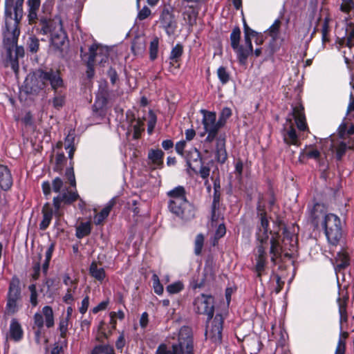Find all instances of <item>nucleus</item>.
<instances>
[{"label":"nucleus","instance_id":"11","mask_svg":"<svg viewBox=\"0 0 354 354\" xmlns=\"http://www.w3.org/2000/svg\"><path fill=\"white\" fill-rule=\"evenodd\" d=\"M44 88V83L39 69L37 70L33 74L28 75L26 78L24 91L27 94L37 95Z\"/></svg>","mask_w":354,"mask_h":354},{"label":"nucleus","instance_id":"27","mask_svg":"<svg viewBox=\"0 0 354 354\" xmlns=\"http://www.w3.org/2000/svg\"><path fill=\"white\" fill-rule=\"evenodd\" d=\"M22 335L23 330L21 329V325L15 319H13L11 321L10 326V338H12L15 341H19V339H21Z\"/></svg>","mask_w":354,"mask_h":354},{"label":"nucleus","instance_id":"41","mask_svg":"<svg viewBox=\"0 0 354 354\" xmlns=\"http://www.w3.org/2000/svg\"><path fill=\"white\" fill-rule=\"evenodd\" d=\"M280 26L281 21L279 19H277L268 28L269 35L273 39V40H275L277 39L279 33Z\"/></svg>","mask_w":354,"mask_h":354},{"label":"nucleus","instance_id":"3","mask_svg":"<svg viewBox=\"0 0 354 354\" xmlns=\"http://www.w3.org/2000/svg\"><path fill=\"white\" fill-rule=\"evenodd\" d=\"M269 234H272V231L270 232L257 229L255 238L257 245L254 250L255 263L252 268L253 272L256 274V277L262 281V277L265 274L266 268L268 265V254L266 252V245L269 239Z\"/></svg>","mask_w":354,"mask_h":354},{"label":"nucleus","instance_id":"54","mask_svg":"<svg viewBox=\"0 0 354 354\" xmlns=\"http://www.w3.org/2000/svg\"><path fill=\"white\" fill-rule=\"evenodd\" d=\"M226 234V227L224 223L218 225L214 233V239L218 241L223 237Z\"/></svg>","mask_w":354,"mask_h":354},{"label":"nucleus","instance_id":"22","mask_svg":"<svg viewBox=\"0 0 354 354\" xmlns=\"http://www.w3.org/2000/svg\"><path fill=\"white\" fill-rule=\"evenodd\" d=\"M194 154L196 155V158H194L193 160L189 159L187 160V170L188 174L191 176L198 174V171L200 169H201V165L203 164L202 159L200 156V153L196 150Z\"/></svg>","mask_w":354,"mask_h":354},{"label":"nucleus","instance_id":"32","mask_svg":"<svg viewBox=\"0 0 354 354\" xmlns=\"http://www.w3.org/2000/svg\"><path fill=\"white\" fill-rule=\"evenodd\" d=\"M90 274L95 279L101 281L105 277V272L102 268H98L96 262H93L89 268Z\"/></svg>","mask_w":354,"mask_h":354},{"label":"nucleus","instance_id":"62","mask_svg":"<svg viewBox=\"0 0 354 354\" xmlns=\"http://www.w3.org/2000/svg\"><path fill=\"white\" fill-rule=\"evenodd\" d=\"M35 325L37 326L39 329L44 326V318L43 316L39 313H36L34 316Z\"/></svg>","mask_w":354,"mask_h":354},{"label":"nucleus","instance_id":"56","mask_svg":"<svg viewBox=\"0 0 354 354\" xmlns=\"http://www.w3.org/2000/svg\"><path fill=\"white\" fill-rule=\"evenodd\" d=\"M12 185V178H0V187L4 191L10 189Z\"/></svg>","mask_w":354,"mask_h":354},{"label":"nucleus","instance_id":"64","mask_svg":"<svg viewBox=\"0 0 354 354\" xmlns=\"http://www.w3.org/2000/svg\"><path fill=\"white\" fill-rule=\"evenodd\" d=\"M347 133V123L342 122L338 127V134L342 138H344Z\"/></svg>","mask_w":354,"mask_h":354},{"label":"nucleus","instance_id":"10","mask_svg":"<svg viewBox=\"0 0 354 354\" xmlns=\"http://www.w3.org/2000/svg\"><path fill=\"white\" fill-rule=\"evenodd\" d=\"M223 323L224 319L222 315L216 314L212 322L211 328L205 331L206 339H209L216 346L221 344L222 342Z\"/></svg>","mask_w":354,"mask_h":354},{"label":"nucleus","instance_id":"9","mask_svg":"<svg viewBox=\"0 0 354 354\" xmlns=\"http://www.w3.org/2000/svg\"><path fill=\"white\" fill-rule=\"evenodd\" d=\"M4 39H3V43L4 46L7 51V57L9 59L10 64L12 67V68L14 70L15 73H17L19 70V63H18V58L19 57H23L24 55V48L21 46H18L17 44V39L16 41L13 45L11 44V42H8L6 38V30L3 32Z\"/></svg>","mask_w":354,"mask_h":354},{"label":"nucleus","instance_id":"26","mask_svg":"<svg viewBox=\"0 0 354 354\" xmlns=\"http://www.w3.org/2000/svg\"><path fill=\"white\" fill-rule=\"evenodd\" d=\"M241 29L239 26H235L230 34V44L232 48L235 51L237 55V52L239 51L240 47V40H241Z\"/></svg>","mask_w":354,"mask_h":354},{"label":"nucleus","instance_id":"40","mask_svg":"<svg viewBox=\"0 0 354 354\" xmlns=\"http://www.w3.org/2000/svg\"><path fill=\"white\" fill-rule=\"evenodd\" d=\"M204 236L203 234H198L195 239L194 242V253L196 255H200L204 245Z\"/></svg>","mask_w":354,"mask_h":354},{"label":"nucleus","instance_id":"5","mask_svg":"<svg viewBox=\"0 0 354 354\" xmlns=\"http://www.w3.org/2000/svg\"><path fill=\"white\" fill-rule=\"evenodd\" d=\"M52 185L53 191L59 193L57 197L53 198V205L56 210H59L62 203L71 204L79 197L77 192L70 189L71 187L75 186V178L65 181L62 178H55Z\"/></svg>","mask_w":354,"mask_h":354},{"label":"nucleus","instance_id":"59","mask_svg":"<svg viewBox=\"0 0 354 354\" xmlns=\"http://www.w3.org/2000/svg\"><path fill=\"white\" fill-rule=\"evenodd\" d=\"M73 139H74L73 137L70 138V136H68L65 140L66 144H67V147L70 148V150L68 151V156H69V158H71V159L73 158L74 151H75L74 146H71V142L73 140Z\"/></svg>","mask_w":354,"mask_h":354},{"label":"nucleus","instance_id":"61","mask_svg":"<svg viewBox=\"0 0 354 354\" xmlns=\"http://www.w3.org/2000/svg\"><path fill=\"white\" fill-rule=\"evenodd\" d=\"M64 97L62 95H58L53 98V106L55 108H60L64 105Z\"/></svg>","mask_w":354,"mask_h":354},{"label":"nucleus","instance_id":"63","mask_svg":"<svg viewBox=\"0 0 354 354\" xmlns=\"http://www.w3.org/2000/svg\"><path fill=\"white\" fill-rule=\"evenodd\" d=\"M306 156L308 158H313V159L318 160L320 158V156H321V153H320L319 150L315 149H313V150L308 151L306 153Z\"/></svg>","mask_w":354,"mask_h":354},{"label":"nucleus","instance_id":"21","mask_svg":"<svg viewBox=\"0 0 354 354\" xmlns=\"http://www.w3.org/2000/svg\"><path fill=\"white\" fill-rule=\"evenodd\" d=\"M200 112L203 114L202 124L205 130L211 129H216V114L214 111H209L205 109H201Z\"/></svg>","mask_w":354,"mask_h":354},{"label":"nucleus","instance_id":"31","mask_svg":"<svg viewBox=\"0 0 354 354\" xmlns=\"http://www.w3.org/2000/svg\"><path fill=\"white\" fill-rule=\"evenodd\" d=\"M348 149L354 150V144L350 147H348L345 142H341L339 145H337L335 150L336 160L338 161L342 160Z\"/></svg>","mask_w":354,"mask_h":354},{"label":"nucleus","instance_id":"57","mask_svg":"<svg viewBox=\"0 0 354 354\" xmlns=\"http://www.w3.org/2000/svg\"><path fill=\"white\" fill-rule=\"evenodd\" d=\"M151 15V10L145 6L142 10H140L138 14L137 19L140 21H142L147 19Z\"/></svg>","mask_w":354,"mask_h":354},{"label":"nucleus","instance_id":"17","mask_svg":"<svg viewBox=\"0 0 354 354\" xmlns=\"http://www.w3.org/2000/svg\"><path fill=\"white\" fill-rule=\"evenodd\" d=\"M292 116L299 130L301 131H309L304 113V107L302 104H300L292 107Z\"/></svg>","mask_w":354,"mask_h":354},{"label":"nucleus","instance_id":"43","mask_svg":"<svg viewBox=\"0 0 354 354\" xmlns=\"http://www.w3.org/2000/svg\"><path fill=\"white\" fill-rule=\"evenodd\" d=\"M158 50V39L156 37L151 41L149 47L150 59L151 60H154L157 57Z\"/></svg>","mask_w":354,"mask_h":354},{"label":"nucleus","instance_id":"60","mask_svg":"<svg viewBox=\"0 0 354 354\" xmlns=\"http://www.w3.org/2000/svg\"><path fill=\"white\" fill-rule=\"evenodd\" d=\"M330 21V19L329 17H326L324 18L322 28V34H329L330 30L329 26Z\"/></svg>","mask_w":354,"mask_h":354},{"label":"nucleus","instance_id":"2","mask_svg":"<svg viewBox=\"0 0 354 354\" xmlns=\"http://www.w3.org/2000/svg\"><path fill=\"white\" fill-rule=\"evenodd\" d=\"M23 3L16 1L13 8L14 0H6V38L13 45L19 35L18 24L23 17Z\"/></svg>","mask_w":354,"mask_h":354},{"label":"nucleus","instance_id":"33","mask_svg":"<svg viewBox=\"0 0 354 354\" xmlns=\"http://www.w3.org/2000/svg\"><path fill=\"white\" fill-rule=\"evenodd\" d=\"M346 46L351 48L354 46V23L348 22L346 24Z\"/></svg>","mask_w":354,"mask_h":354},{"label":"nucleus","instance_id":"16","mask_svg":"<svg viewBox=\"0 0 354 354\" xmlns=\"http://www.w3.org/2000/svg\"><path fill=\"white\" fill-rule=\"evenodd\" d=\"M215 159L221 164L225 163L227 159V153L226 151V136L225 133L220 134L216 139Z\"/></svg>","mask_w":354,"mask_h":354},{"label":"nucleus","instance_id":"6","mask_svg":"<svg viewBox=\"0 0 354 354\" xmlns=\"http://www.w3.org/2000/svg\"><path fill=\"white\" fill-rule=\"evenodd\" d=\"M81 53H83L82 48ZM108 55V48L97 44L91 46L88 53L81 54L82 60L86 62L87 66L86 75L88 78H92L94 75V65L95 63L103 64L106 62Z\"/></svg>","mask_w":354,"mask_h":354},{"label":"nucleus","instance_id":"42","mask_svg":"<svg viewBox=\"0 0 354 354\" xmlns=\"http://www.w3.org/2000/svg\"><path fill=\"white\" fill-rule=\"evenodd\" d=\"M354 9V1L353 0H342V4L340 5L339 10L346 14H349L351 11Z\"/></svg>","mask_w":354,"mask_h":354},{"label":"nucleus","instance_id":"1","mask_svg":"<svg viewBox=\"0 0 354 354\" xmlns=\"http://www.w3.org/2000/svg\"><path fill=\"white\" fill-rule=\"evenodd\" d=\"M321 225L324 231L328 241L336 245L342 237V226L340 218L335 214H326V206L320 203H315L310 210V219L315 227Z\"/></svg>","mask_w":354,"mask_h":354},{"label":"nucleus","instance_id":"36","mask_svg":"<svg viewBox=\"0 0 354 354\" xmlns=\"http://www.w3.org/2000/svg\"><path fill=\"white\" fill-rule=\"evenodd\" d=\"M335 270L340 272L346 268L350 264V258L347 254H342L339 259L337 261Z\"/></svg>","mask_w":354,"mask_h":354},{"label":"nucleus","instance_id":"37","mask_svg":"<svg viewBox=\"0 0 354 354\" xmlns=\"http://www.w3.org/2000/svg\"><path fill=\"white\" fill-rule=\"evenodd\" d=\"M189 10L188 11H185L183 13V18L186 22L189 24H192V22L195 20L196 15H197V12L195 10V5L192 4L189 6Z\"/></svg>","mask_w":354,"mask_h":354},{"label":"nucleus","instance_id":"45","mask_svg":"<svg viewBox=\"0 0 354 354\" xmlns=\"http://www.w3.org/2000/svg\"><path fill=\"white\" fill-rule=\"evenodd\" d=\"M104 324L105 323L103 321L100 323L97 335L96 336V340L101 343H104V339H108V334L104 329Z\"/></svg>","mask_w":354,"mask_h":354},{"label":"nucleus","instance_id":"58","mask_svg":"<svg viewBox=\"0 0 354 354\" xmlns=\"http://www.w3.org/2000/svg\"><path fill=\"white\" fill-rule=\"evenodd\" d=\"M347 300L348 297H344L343 299H342L340 297L337 299L339 314H344V312L347 311Z\"/></svg>","mask_w":354,"mask_h":354},{"label":"nucleus","instance_id":"4","mask_svg":"<svg viewBox=\"0 0 354 354\" xmlns=\"http://www.w3.org/2000/svg\"><path fill=\"white\" fill-rule=\"evenodd\" d=\"M42 27L41 32L46 35L51 33V44L55 50H59L62 56L65 50L68 48V41L65 32L63 30L62 21L41 20Z\"/></svg>","mask_w":354,"mask_h":354},{"label":"nucleus","instance_id":"52","mask_svg":"<svg viewBox=\"0 0 354 354\" xmlns=\"http://www.w3.org/2000/svg\"><path fill=\"white\" fill-rule=\"evenodd\" d=\"M65 162L66 158L64 153H57L55 158L54 169L57 171L62 170Z\"/></svg>","mask_w":354,"mask_h":354},{"label":"nucleus","instance_id":"8","mask_svg":"<svg viewBox=\"0 0 354 354\" xmlns=\"http://www.w3.org/2000/svg\"><path fill=\"white\" fill-rule=\"evenodd\" d=\"M201 299L198 297L194 301L196 312L198 314L207 316V322L210 321L214 313V298L212 295L201 294Z\"/></svg>","mask_w":354,"mask_h":354},{"label":"nucleus","instance_id":"55","mask_svg":"<svg viewBox=\"0 0 354 354\" xmlns=\"http://www.w3.org/2000/svg\"><path fill=\"white\" fill-rule=\"evenodd\" d=\"M106 104V99L104 96L97 97L95 104L93 106L94 111L102 109Z\"/></svg>","mask_w":354,"mask_h":354},{"label":"nucleus","instance_id":"23","mask_svg":"<svg viewBox=\"0 0 354 354\" xmlns=\"http://www.w3.org/2000/svg\"><path fill=\"white\" fill-rule=\"evenodd\" d=\"M283 141L288 145H300V141L297 134L295 129L291 125L287 131H284Z\"/></svg>","mask_w":354,"mask_h":354},{"label":"nucleus","instance_id":"12","mask_svg":"<svg viewBox=\"0 0 354 354\" xmlns=\"http://www.w3.org/2000/svg\"><path fill=\"white\" fill-rule=\"evenodd\" d=\"M42 77L44 86L50 84L51 88L57 92L59 89L64 88V81L61 77L60 71L59 70H53L50 68L48 70L39 69Z\"/></svg>","mask_w":354,"mask_h":354},{"label":"nucleus","instance_id":"50","mask_svg":"<svg viewBox=\"0 0 354 354\" xmlns=\"http://www.w3.org/2000/svg\"><path fill=\"white\" fill-rule=\"evenodd\" d=\"M173 351L167 349L165 344H160L156 351V354H176L177 353V345H172Z\"/></svg>","mask_w":354,"mask_h":354},{"label":"nucleus","instance_id":"25","mask_svg":"<svg viewBox=\"0 0 354 354\" xmlns=\"http://www.w3.org/2000/svg\"><path fill=\"white\" fill-rule=\"evenodd\" d=\"M257 214L260 218V225H258L257 229H261V231H269V221L267 218V213L263 207L259 205L257 207Z\"/></svg>","mask_w":354,"mask_h":354},{"label":"nucleus","instance_id":"24","mask_svg":"<svg viewBox=\"0 0 354 354\" xmlns=\"http://www.w3.org/2000/svg\"><path fill=\"white\" fill-rule=\"evenodd\" d=\"M43 220L41 221L39 228L41 230H45L49 225L53 218V209L49 203H46L42 208Z\"/></svg>","mask_w":354,"mask_h":354},{"label":"nucleus","instance_id":"47","mask_svg":"<svg viewBox=\"0 0 354 354\" xmlns=\"http://www.w3.org/2000/svg\"><path fill=\"white\" fill-rule=\"evenodd\" d=\"M205 131L207 133V136L204 140V145L212 143L214 140H216L218 137V131L216 129H211L210 130Z\"/></svg>","mask_w":354,"mask_h":354},{"label":"nucleus","instance_id":"44","mask_svg":"<svg viewBox=\"0 0 354 354\" xmlns=\"http://www.w3.org/2000/svg\"><path fill=\"white\" fill-rule=\"evenodd\" d=\"M271 278H273L276 281V287L274 288V292L276 294H279L284 286V281H282L281 277L277 274L272 272L271 274Z\"/></svg>","mask_w":354,"mask_h":354},{"label":"nucleus","instance_id":"46","mask_svg":"<svg viewBox=\"0 0 354 354\" xmlns=\"http://www.w3.org/2000/svg\"><path fill=\"white\" fill-rule=\"evenodd\" d=\"M39 41L35 36H31L29 37L28 41V47L31 53H36L39 50Z\"/></svg>","mask_w":354,"mask_h":354},{"label":"nucleus","instance_id":"20","mask_svg":"<svg viewBox=\"0 0 354 354\" xmlns=\"http://www.w3.org/2000/svg\"><path fill=\"white\" fill-rule=\"evenodd\" d=\"M221 199V191H217L216 189L214 190L213 194V201L211 206V221L212 225L214 223H217L220 218L222 220L224 218L223 216L219 213Z\"/></svg>","mask_w":354,"mask_h":354},{"label":"nucleus","instance_id":"34","mask_svg":"<svg viewBox=\"0 0 354 354\" xmlns=\"http://www.w3.org/2000/svg\"><path fill=\"white\" fill-rule=\"evenodd\" d=\"M91 233V223H81L76 228V236L82 239Z\"/></svg>","mask_w":354,"mask_h":354},{"label":"nucleus","instance_id":"51","mask_svg":"<svg viewBox=\"0 0 354 354\" xmlns=\"http://www.w3.org/2000/svg\"><path fill=\"white\" fill-rule=\"evenodd\" d=\"M244 37L252 38L258 35V32L252 30L247 24L245 19H243Z\"/></svg>","mask_w":354,"mask_h":354},{"label":"nucleus","instance_id":"13","mask_svg":"<svg viewBox=\"0 0 354 354\" xmlns=\"http://www.w3.org/2000/svg\"><path fill=\"white\" fill-rule=\"evenodd\" d=\"M178 201L183 202L178 205V217L184 221H189L195 216L194 207L187 201L185 190L183 187L178 185Z\"/></svg>","mask_w":354,"mask_h":354},{"label":"nucleus","instance_id":"19","mask_svg":"<svg viewBox=\"0 0 354 354\" xmlns=\"http://www.w3.org/2000/svg\"><path fill=\"white\" fill-rule=\"evenodd\" d=\"M279 237L278 232L274 233L270 241V254H271L270 260L274 265L277 263V259L281 257L282 248L279 242Z\"/></svg>","mask_w":354,"mask_h":354},{"label":"nucleus","instance_id":"18","mask_svg":"<svg viewBox=\"0 0 354 354\" xmlns=\"http://www.w3.org/2000/svg\"><path fill=\"white\" fill-rule=\"evenodd\" d=\"M244 41L245 47L241 45L236 55L238 62L241 65H245L247 64L248 57L252 55L253 53L252 39L244 37Z\"/></svg>","mask_w":354,"mask_h":354},{"label":"nucleus","instance_id":"28","mask_svg":"<svg viewBox=\"0 0 354 354\" xmlns=\"http://www.w3.org/2000/svg\"><path fill=\"white\" fill-rule=\"evenodd\" d=\"M164 152L161 149H150L148 153V158L153 165L161 166L163 164Z\"/></svg>","mask_w":354,"mask_h":354},{"label":"nucleus","instance_id":"35","mask_svg":"<svg viewBox=\"0 0 354 354\" xmlns=\"http://www.w3.org/2000/svg\"><path fill=\"white\" fill-rule=\"evenodd\" d=\"M42 312L45 317L46 325L50 328L54 325L53 311L51 307L46 306L44 307Z\"/></svg>","mask_w":354,"mask_h":354},{"label":"nucleus","instance_id":"14","mask_svg":"<svg viewBox=\"0 0 354 354\" xmlns=\"http://www.w3.org/2000/svg\"><path fill=\"white\" fill-rule=\"evenodd\" d=\"M19 285L20 281L19 278L14 276L10 282L7 301V308L12 313H15L16 311L17 301L21 298V289Z\"/></svg>","mask_w":354,"mask_h":354},{"label":"nucleus","instance_id":"7","mask_svg":"<svg viewBox=\"0 0 354 354\" xmlns=\"http://www.w3.org/2000/svg\"><path fill=\"white\" fill-rule=\"evenodd\" d=\"M193 329L184 326L178 330V354H196Z\"/></svg>","mask_w":354,"mask_h":354},{"label":"nucleus","instance_id":"29","mask_svg":"<svg viewBox=\"0 0 354 354\" xmlns=\"http://www.w3.org/2000/svg\"><path fill=\"white\" fill-rule=\"evenodd\" d=\"M115 204V198H113L109 201L108 205L102 209L100 214H97L95 217V223L96 225H100L109 214L112 207Z\"/></svg>","mask_w":354,"mask_h":354},{"label":"nucleus","instance_id":"49","mask_svg":"<svg viewBox=\"0 0 354 354\" xmlns=\"http://www.w3.org/2000/svg\"><path fill=\"white\" fill-rule=\"evenodd\" d=\"M152 281L154 292L158 295H161L163 292V286L160 283L159 277L156 274H153Z\"/></svg>","mask_w":354,"mask_h":354},{"label":"nucleus","instance_id":"48","mask_svg":"<svg viewBox=\"0 0 354 354\" xmlns=\"http://www.w3.org/2000/svg\"><path fill=\"white\" fill-rule=\"evenodd\" d=\"M135 122H136V124H134L133 125V137L134 139H138L140 137L142 131L144 130V129L142 127L144 126V123L140 120H135Z\"/></svg>","mask_w":354,"mask_h":354},{"label":"nucleus","instance_id":"53","mask_svg":"<svg viewBox=\"0 0 354 354\" xmlns=\"http://www.w3.org/2000/svg\"><path fill=\"white\" fill-rule=\"evenodd\" d=\"M68 319H62L60 320L59 325V329L60 331V336L62 338H66L67 331H68Z\"/></svg>","mask_w":354,"mask_h":354},{"label":"nucleus","instance_id":"38","mask_svg":"<svg viewBox=\"0 0 354 354\" xmlns=\"http://www.w3.org/2000/svg\"><path fill=\"white\" fill-rule=\"evenodd\" d=\"M54 248H55V244L54 243H51L50 245L49 248H48V250L46 252V254H45L46 259H45V261H44V262L43 263V265H42V270H43V272L44 274L47 273V271H48V267H49V262H50V261L51 259L52 254H53V252L54 251Z\"/></svg>","mask_w":354,"mask_h":354},{"label":"nucleus","instance_id":"15","mask_svg":"<svg viewBox=\"0 0 354 354\" xmlns=\"http://www.w3.org/2000/svg\"><path fill=\"white\" fill-rule=\"evenodd\" d=\"M160 22L167 33L174 35L176 31V21L173 8L165 7L162 12Z\"/></svg>","mask_w":354,"mask_h":354},{"label":"nucleus","instance_id":"30","mask_svg":"<svg viewBox=\"0 0 354 354\" xmlns=\"http://www.w3.org/2000/svg\"><path fill=\"white\" fill-rule=\"evenodd\" d=\"M348 337V333L342 331L339 333V337L336 346L335 354H345L346 353V340Z\"/></svg>","mask_w":354,"mask_h":354},{"label":"nucleus","instance_id":"39","mask_svg":"<svg viewBox=\"0 0 354 354\" xmlns=\"http://www.w3.org/2000/svg\"><path fill=\"white\" fill-rule=\"evenodd\" d=\"M217 75L220 82L223 84H226L230 79V73L227 71L225 67L221 66L217 69Z\"/></svg>","mask_w":354,"mask_h":354}]
</instances>
